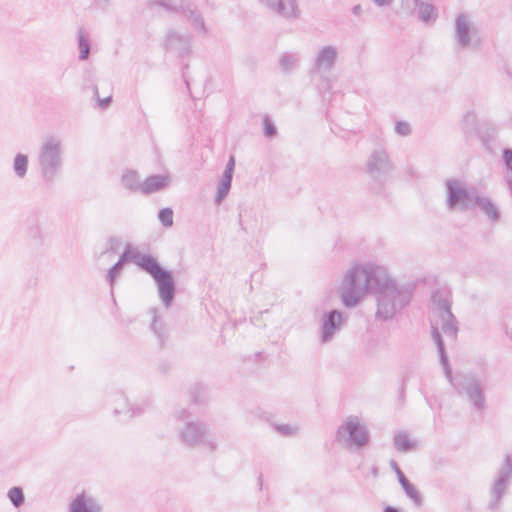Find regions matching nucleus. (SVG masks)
<instances>
[{
  "mask_svg": "<svg viewBox=\"0 0 512 512\" xmlns=\"http://www.w3.org/2000/svg\"><path fill=\"white\" fill-rule=\"evenodd\" d=\"M342 303L347 308L359 304L367 293L376 296V318L392 319L411 301L412 289L390 277L386 268L374 264H356L343 277L339 287Z\"/></svg>",
  "mask_w": 512,
  "mask_h": 512,
  "instance_id": "nucleus-1",
  "label": "nucleus"
},
{
  "mask_svg": "<svg viewBox=\"0 0 512 512\" xmlns=\"http://www.w3.org/2000/svg\"><path fill=\"white\" fill-rule=\"evenodd\" d=\"M128 261H132L153 278L158 288L159 298L168 308L174 300L176 291L171 272L164 269L156 258L139 251H131L130 246L126 247L117 262L124 266Z\"/></svg>",
  "mask_w": 512,
  "mask_h": 512,
  "instance_id": "nucleus-2",
  "label": "nucleus"
},
{
  "mask_svg": "<svg viewBox=\"0 0 512 512\" xmlns=\"http://www.w3.org/2000/svg\"><path fill=\"white\" fill-rule=\"evenodd\" d=\"M445 205L448 211L467 212L474 210V201L478 194L475 187L459 178H448L444 182Z\"/></svg>",
  "mask_w": 512,
  "mask_h": 512,
  "instance_id": "nucleus-3",
  "label": "nucleus"
},
{
  "mask_svg": "<svg viewBox=\"0 0 512 512\" xmlns=\"http://www.w3.org/2000/svg\"><path fill=\"white\" fill-rule=\"evenodd\" d=\"M41 174L47 183L54 181L62 167V144L55 136L44 139L38 155Z\"/></svg>",
  "mask_w": 512,
  "mask_h": 512,
  "instance_id": "nucleus-4",
  "label": "nucleus"
},
{
  "mask_svg": "<svg viewBox=\"0 0 512 512\" xmlns=\"http://www.w3.org/2000/svg\"><path fill=\"white\" fill-rule=\"evenodd\" d=\"M433 310L440 319V326L447 337L455 340L458 333V322L451 312V292L447 288H439L431 295Z\"/></svg>",
  "mask_w": 512,
  "mask_h": 512,
  "instance_id": "nucleus-5",
  "label": "nucleus"
},
{
  "mask_svg": "<svg viewBox=\"0 0 512 512\" xmlns=\"http://www.w3.org/2000/svg\"><path fill=\"white\" fill-rule=\"evenodd\" d=\"M336 439L347 448H361L368 443L369 432L358 417L349 416L339 426Z\"/></svg>",
  "mask_w": 512,
  "mask_h": 512,
  "instance_id": "nucleus-6",
  "label": "nucleus"
},
{
  "mask_svg": "<svg viewBox=\"0 0 512 512\" xmlns=\"http://www.w3.org/2000/svg\"><path fill=\"white\" fill-rule=\"evenodd\" d=\"M458 392V394L466 395L473 406L478 409H484L485 396L480 380L473 374H462L449 382Z\"/></svg>",
  "mask_w": 512,
  "mask_h": 512,
  "instance_id": "nucleus-7",
  "label": "nucleus"
},
{
  "mask_svg": "<svg viewBox=\"0 0 512 512\" xmlns=\"http://www.w3.org/2000/svg\"><path fill=\"white\" fill-rule=\"evenodd\" d=\"M338 57L335 46L327 45L321 47L315 54L313 63L309 70L312 79L318 77L322 80L328 79V74L334 69Z\"/></svg>",
  "mask_w": 512,
  "mask_h": 512,
  "instance_id": "nucleus-8",
  "label": "nucleus"
},
{
  "mask_svg": "<svg viewBox=\"0 0 512 512\" xmlns=\"http://www.w3.org/2000/svg\"><path fill=\"white\" fill-rule=\"evenodd\" d=\"M512 480V458L506 455L501 468L498 471L497 478L494 481L491 494L492 500L489 503V509L495 510L499 506L501 498L506 493L509 482Z\"/></svg>",
  "mask_w": 512,
  "mask_h": 512,
  "instance_id": "nucleus-9",
  "label": "nucleus"
},
{
  "mask_svg": "<svg viewBox=\"0 0 512 512\" xmlns=\"http://www.w3.org/2000/svg\"><path fill=\"white\" fill-rule=\"evenodd\" d=\"M366 168L373 180L383 182L393 169V165L384 149H376L371 153Z\"/></svg>",
  "mask_w": 512,
  "mask_h": 512,
  "instance_id": "nucleus-10",
  "label": "nucleus"
},
{
  "mask_svg": "<svg viewBox=\"0 0 512 512\" xmlns=\"http://www.w3.org/2000/svg\"><path fill=\"white\" fill-rule=\"evenodd\" d=\"M206 427L201 422H187L179 431V437L182 443L188 446H196L200 444L207 445L211 451L216 449V444L212 441H205Z\"/></svg>",
  "mask_w": 512,
  "mask_h": 512,
  "instance_id": "nucleus-11",
  "label": "nucleus"
},
{
  "mask_svg": "<svg viewBox=\"0 0 512 512\" xmlns=\"http://www.w3.org/2000/svg\"><path fill=\"white\" fill-rule=\"evenodd\" d=\"M271 13L285 19H297L300 9L297 0H258Z\"/></svg>",
  "mask_w": 512,
  "mask_h": 512,
  "instance_id": "nucleus-12",
  "label": "nucleus"
},
{
  "mask_svg": "<svg viewBox=\"0 0 512 512\" xmlns=\"http://www.w3.org/2000/svg\"><path fill=\"white\" fill-rule=\"evenodd\" d=\"M343 323V315L338 310H331L324 314L321 324V340L329 342L335 332L340 329Z\"/></svg>",
  "mask_w": 512,
  "mask_h": 512,
  "instance_id": "nucleus-13",
  "label": "nucleus"
},
{
  "mask_svg": "<svg viewBox=\"0 0 512 512\" xmlns=\"http://www.w3.org/2000/svg\"><path fill=\"white\" fill-rule=\"evenodd\" d=\"M165 47L178 56L184 57L190 51V37L187 34H180L171 30L166 35Z\"/></svg>",
  "mask_w": 512,
  "mask_h": 512,
  "instance_id": "nucleus-14",
  "label": "nucleus"
},
{
  "mask_svg": "<svg viewBox=\"0 0 512 512\" xmlns=\"http://www.w3.org/2000/svg\"><path fill=\"white\" fill-rule=\"evenodd\" d=\"M455 37L461 48H466L471 42V25L465 14H460L455 23Z\"/></svg>",
  "mask_w": 512,
  "mask_h": 512,
  "instance_id": "nucleus-15",
  "label": "nucleus"
},
{
  "mask_svg": "<svg viewBox=\"0 0 512 512\" xmlns=\"http://www.w3.org/2000/svg\"><path fill=\"white\" fill-rule=\"evenodd\" d=\"M170 182L168 175H151L141 183L140 191L145 195L152 194L167 188Z\"/></svg>",
  "mask_w": 512,
  "mask_h": 512,
  "instance_id": "nucleus-16",
  "label": "nucleus"
},
{
  "mask_svg": "<svg viewBox=\"0 0 512 512\" xmlns=\"http://www.w3.org/2000/svg\"><path fill=\"white\" fill-rule=\"evenodd\" d=\"M181 12L188 18L191 22L192 26L196 30H200L202 33H206V27L204 24V20L202 18L201 13L197 9L196 4H192L190 2L182 1L180 4Z\"/></svg>",
  "mask_w": 512,
  "mask_h": 512,
  "instance_id": "nucleus-17",
  "label": "nucleus"
},
{
  "mask_svg": "<svg viewBox=\"0 0 512 512\" xmlns=\"http://www.w3.org/2000/svg\"><path fill=\"white\" fill-rule=\"evenodd\" d=\"M432 337L437 346V350L440 356V362L443 366L445 376L449 382H452V370L449 365L448 357L445 351L444 341L437 327L432 325Z\"/></svg>",
  "mask_w": 512,
  "mask_h": 512,
  "instance_id": "nucleus-18",
  "label": "nucleus"
},
{
  "mask_svg": "<svg viewBox=\"0 0 512 512\" xmlns=\"http://www.w3.org/2000/svg\"><path fill=\"white\" fill-rule=\"evenodd\" d=\"M476 207H479L480 210L492 221H497L500 218L498 208L489 197L482 196L478 193L474 201V209Z\"/></svg>",
  "mask_w": 512,
  "mask_h": 512,
  "instance_id": "nucleus-19",
  "label": "nucleus"
},
{
  "mask_svg": "<svg viewBox=\"0 0 512 512\" xmlns=\"http://www.w3.org/2000/svg\"><path fill=\"white\" fill-rule=\"evenodd\" d=\"M394 445L400 452H409L415 448L416 443L410 439L406 432L400 431L394 436Z\"/></svg>",
  "mask_w": 512,
  "mask_h": 512,
  "instance_id": "nucleus-20",
  "label": "nucleus"
},
{
  "mask_svg": "<svg viewBox=\"0 0 512 512\" xmlns=\"http://www.w3.org/2000/svg\"><path fill=\"white\" fill-rule=\"evenodd\" d=\"M123 186L130 191H140L141 183L139 182V176L134 170H127L123 173L121 178Z\"/></svg>",
  "mask_w": 512,
  "mask_h": 512,
  "instance_id": "nucleus-21",
  "label": "nucleus"
},
{
  "mask_svg": "<svg viewBox=\"0 0 512 512\" xmlns=\"http://www.w3.org/2000/svg\"><path fill=\"white\" fill-rule=\"evenodd\" d=\"M232 176L222 174V177L218 183L217 192L215 195V202L220 204L227 196L232 183Z\"/></svg>",
  "mask_w": 512,
  "mask_h": 512,
  "instance_id": "nucleus-22",
  "label": "nucleus"
},
{
  "mask_svg": "<svg viewBox=\"0 0 512 512\" xmlns=\"http://www.w3.org/2000/svg\"><path fill=\"white\" fill-rule=\"evenodd\" d=\"M298 61L299 57L297 54L284 53L279 60V65L283 72L289 73L296 67Z\"/></svg>",
  "mask_w": 512,
  "mask_h": 512,
  "instance_id": "nucleus-23",
  "label": "nucleus"
},
{
  "mask_svg": "<svg viewBox=\"0 0 512 512\" xmlns=\"http://www.w3.org/2000/svg\"><path fill=\"white\" fill-rule=\"evenodd\" d=\"M28 169V157L17 154L14 158L13 170L18 178H24Z\"/></svg>",
  "mask_w": 512,
  "mask_h": 512,
  "instance_id": "nucleus-24",
  "label": "nucleus"
},
{
  "mask_svg": "<svg viewBox=\"0 0 512 512\" xmlns=\"http://www.w3.org/2000/svg\"><path fill=\"white\" fill-rule=\"evenodd\" d=\"M417 9L419 10V18L423 22L435 20L437 17L435 7L432 4L421 2Z\"/></svg>",
  "mask_w": 512,
  "mask_h": 512,
  "instance_id": "nucleus-25",
  "label": "nucleus"
},
{
  "mask_svg": "<svg viewBox=\"0 0 512 512\" xmlns=\"http://www.w3.org/2000/svg\"><path fill=\"white\" fill-rule=\"evenodd\" d=\"M7 497L15 508L21 507L25 502V495L21 487L15 486L10 488Z\"/></svg>",
  "mask_w": 512,
  "mask_h": 512,
  "instance_id": "nucleus-26",
  "label": "nucleus"
},
{
  "mask_svg": "<svg viewBox=\"0 0 512 512\" xmlns=\"http://www.w3.org/2000/svg\"><path fill=\"white\" fill-rule=\"evenodd\" d=\"M78 46H79V59L86 60L90 53V44L88 36L84 33L83 30H79L78 32Z\"/></svg>",
  "mask_w": 512,
  "mask_h": 512,
  "instance_id": "nucleus-27",
  "label": "nucleus"
},
{
  "mask_svg": "<svg viewBox=\"0 0 512 512\" xmlns=\"http://www.w3.org/2000/svg\"><path fill=\"white\" fill-rule=\"evenodd\" d=\"M405 494L414 502L417 507L422 506L423 498L416 487L408 481L406 484L401 486Z\"/></svg>",
  "mask_w": 512,
  "mask_h": 512,
  "instance_id": "nucleus-28",
  "label": "nucleus"
},
{
  "mask_svg": "<svg viewBox=\"0 0 512 512\" xmlns=\"http://www.w3.org/2000/svg\"><path fill=\"white\" fill-rule=\"evenodd\" d=\"M158 219L165 227L173 225V210L171 208H162L158 213Z\"/></svg>",
  "mask_w": 512,
  "mask_h": 512,
  "instance_id": "nucleus-29",
  "label": "nucleus"
},
{
  "mask_svg": "<svg viewBox=\"0 0 512 512\" xmlns=\"http://www.w3.org/2000/svg\"><path fill=\"white\" fill-rule=\"evenodd\" d=\"M119 400H121L122 406L121 407L116 406L114 408V413L116 415H120L122 413H127V414H129V417H134L135 415H138L141 413V410L139 408H137V411H135L133 408H129L127 401L124 397H120Z\"/></svg>",
  "mask_w": 512,
  "mask_h": 512,
  "instance_id": "nucleus-30",
  "label": "nucleus"
},
{
  "mask_svg": "<svg viewBox=\"0 0 512 512\" xmlns=\"http://www.w3.org/2000/svg\"><path fill=\"white\" fill-rule=\"evenodd\" d=\"M71 512H91L83 496H78L71 504Z\"/></svg>",
  "mask_w": 512,
  "mask_h": 512,
  "instance_id": "nucleus-31",
  "label": "nucleus"
},
{
  "mask_svg": "<svg viewBox=\"0 0 512 512\" xmlns=\"http://www.w3.org/2000/svg\"><path fill=\"white\" fill-rule=\"evenodd\" d=\"M123 265L119 262H116L107 272L106 278L109 281L111 287H113L116 278L121 274L123 270Z\"/></svg>",
  "mask_w": 512,
  "mask_h": 512,
  "instance_id": "nucleus-32",
  "label": "nucleus"
},
{
  "mask_svg": "<svg viewBox=\"0 0 512 512\" xmlns=\"http://www.w3.org/2000/svg\"><path fill=\"white\" fill-rule=\"evenodd\" d=\"M263 125H264V135L266 137H274L277 133L276 127L271 121L270 117L266 115L263 119Z\"/></svg>",
  "mask_w": 512,
  "mask_h": 512,
  "instance_id": "nucleus-33",
  "label": "nucleus"
},
{
  "mask_svg": "<svg viewBox=\"0 0 512 512\" xmlns=\"http://www.w3.org/2000/svg\"><path fill=\"white\" fill-rule=\"evenodd\" d=\"M395 132L401 136H408L411 133L410 124L404 121H397L395 124Z\"/></svg>",
  "mask_w": 512,
  "mask_h": 512,
  "instance_id": "nucleus-34",
  "label": "nucleus"
},
{
  "mask_svg": "<svg viewBox=\"0 0 512 512\" xmlns=\"http://www.w3.org/2000/svg\"><path fill=\"white\" fill-rule=\"evenodd\" d=\"M276 430L284 436L294 435L297 432V428L286 424L277 425Z\"/></svg>",
  "mask_w": 512,
  "mask_h": 512,
  "instance_id": "nucleus-35",
  "label": "nucleus"
},
{
  "mask_svg": "<svg viewBox=\"0 0 512 512\" xmlns=\"http://www.w3.org/2000/svg\"><path fill=\"white\" fill-rule=\"evenodd\" d=\"M93 91H94V95L98 101L99 107L101 109H106L110 105V103L112 101V97L108 96L104 99H100L97 86H94Z\"/></svg>",
  "mask_w": 512,
  "mask_h": 512,
  "instance_id": "nucleus-36",
  "label": "nucleus"
},
{
  "mask_svg": "<svg viewBox=\"0 0 512 512\" xmlns=\"http://www.w3.org/2000/svg\"><path fill=\"white\" fill-rule=\"evenodd\" d=\"M421 3L420 0H402V7L409 11H414L417 6Z\"/></svg>",
  "mask_w": 512,
  "mask_h": 512,
  "instance_id": "nucleus-37",
  "label": "nucleus"
},
{
  "mask_svg": "<svg viewBox=\"0 0 512 512\" xmlns=\"http://www.w3.org/2000/svg\"><path fill=\"white\" fill-rule=\"evenodd\" d=\"M503 158L508 170L512 172V149H504L503 150Z\"/></svg>",
  "mask_w": 512,
  "mask_h": 512,
  "instance_id": "nucleus-38",
  "label": "nucleus"
},
{
  "mask_svg": "<svg viewBox=\"0 0 512 512\" xmlns=\"http://www.w3.org/2000/svg\"><path fill=\"white\" fill-rule=\"evenodd\" d=\"M234 169H235V158H234V156H230L223 174L233 177Z\"/></svg>",
  "mask_w": 512,
  "mask_h": 512,
  "instance_id": "nucleus-39",
  "label": "nucleus"
},
{
  "mask_svg": "<svg viewBox=\"0 0 512 512\" xmlns=\"http://www.w3.org/2000/svg\"><path fill=\"white\" fill-rule=\"evenodd\" d=\"M397 477H398V481L400 483V485H404L406 484L409 480L406 478V476L403 474V472L401 471L400 468H397L396 471H395Z\"/></svg>",
  "mask_w": 512,
  "mask_h": 512,
  "instance_id": "nucleus-40",
  "label": "nucleus"
},
{
  "mask_svg": "<svg viewBox=\"0 0 512 512\" xmlns=\"http://www.w3.org/2000/svg\"><path fill=\"white\" fill-rule=\"evenodd\" d=\"M108 245H109V247L107 248V250L114 251L119 245V240L117 238L111 237L108 240Z\"/></svg>",
  "mask_w": 512,
  "mask_h": 512,
  "instance_id": "nucleus-41",
  "label": "nucleus"
},
{
  "mask_svg": "<svg viewBox=\"0 0 512 512\" xmlns=\"http://www.w3.org/2000/svg\"><path fill=\"white\" fill-rule=\"evenodd\" d=\"M175 417L178 420H187L189 418V413L185 409H182L176 413Z\"/></svg>",
  "mask_w": 512,
  "mask_h": 512,
  "instance_id": "nucleus-42",
  "label": "nucleus"
},
{
  "mask_svg": "<svg viewBox=\"0 0 512 512\" xmlns=\"http://www.w3.org/2000/svg\"><path fill=\"white\" fill-rule=\"evenodd\" d=\"M151 328L153 329V331L155 332V334L158 335V337L160 338L161 340V343L163 342L162 340V334L159 332L158 328H157V317L154 316V319H153V323L151 325Z\"/></svg>",
  "mask_w": 512,
  "mask_h": 512,
  "instance_id": "nucleus-43",
  "label": "nucleus"
},
{
  "mask_svg": "<svg viewBox=\"0 0 512 512\" xmlns=\"http://www.w3.org/2000/svg\"><path fill=\"white\" fill-rule=\"evenodd\" d=\"M373 2L380 7L388 4V0H373Z\"/></svg>",
  "mask_w": 512,
  "mask_h": 512,
  "instance_id": "nucleus-44",
  "label": "nucleus"
},
{
  "mask_svg": "<svg viewBox=\"0 0 512 512\" xmlns=\"http://www.w3.org/2000/svg\"><path fill=\"white\" fill-rule=\"evenodd\" d=\"M352 11H353V13H354L355 15H359V14L361 13V11H362V8H361V6H360V5H355V6L353 7V10H352Z\"/></svg>",
  "mask_w": 512,
  "mask_h": 512,
  "instance_id": "nucleus-45",
  "label": "nucleus"
},
{
  "mask_svg": "<svg viewBox=\"0 0 512 512\" xmlns=\"http://www.w3.org/2000/svg\"><path fill=\"white\" fill-rule=\"evenodd\" d=\"M384 512H400L397 508L395 507H392V506H387L385 509H384Z\"/></svg>",
  "mask_w": 512,
  "mask_h": 512,
  "instance_id": "nucleus-46",
  "label": "nucleus"
},
{
  "mask_svg": "<svg viewBox=\"0 0 512 512\" xmlns=\"http://www.w3.org/2000/svg\"><path fill=\"white\" fill-rule=\"evenodd\" d=\"M390 466L392 467V469H393L394 471H396V469H397V468H399L398 464H397V463H396V461H394V460H391V461H390Z\"/></svg>",
  "mask_w": 512,
  "mask_h": 512,
  "instance_id": "nucleus-47",
  "label": "nucleus"
},
{
  "mask_svg": "<svg viewBox=\"0 0 512 512\" xmlns=\"http://www.w3.org/2000/svg\"><path fill=\"white\" fill-rule=\"evenodd\" d=\"M161 5H162L163 7H165L167 10H173V11H176V9H175V8L170 7L167 3H161Z\"/></svg>",
  "mask_w": 512,
  "mask_h": 512,
  "instance_id": "nucleus-48",
  "label": "nucleus"
},
{
  "mask_svg": "<svg viewBox=\"0 0 512 512\" xmlns=\"http://www.w3.org/2000/svg\"><path fill=\"white\" fill-rule=\"evenodd\" d=\"M199 5H209V0H197Z\"/></svg>",
  "mask_w": 512,
  "mask_h": 512,
  "instance_id": "nucleus-49",
  "label": "nucleus"
},
{
  "mask_svg": "<svg viewBox=\"0 0 512 512\" xmlns=\"http://www.w3.org/2000/svg\"><path fill=\"white\" fill-rule=\"evenodd\" d=\"M98 4H106L109 0H95Z\"/></svg>",
  "mask_w": 512,
  "mask_h": 512,
  "instance_id": "nucleus-50",
  "label": "nucleus"
},
{
  "mask_svg": "<svg viewBox=\"0 0 512 512\" xmlns=\"http://www.w3.org/2000/svg\"><path fill=\"white\" fill-rule=\"evenodd\" d=\"M406 381H407V377H406V376H404V377H403L402 390H404V387H405V383H406Z\"/></svg>",
  "mask_w": 512,
  "mask_h": 512,
  "instance_id": "nucleus-51",
  "label": "nucleus"
},
{
  "mask_svg": "<svg viewBox=\"0 0 512 512\" xmlns=\"http://www.w3.org/2000/svg\"><path fill=\"white\" fill-rule=\"evenodd\" d=\"M372 473H373V475H374V476H377L378 470H377V468H376V467H374V468L372 469Z\"/></svg>",
  "mask_w": 512,
  "mask_h": 512,
  "instance_id": "nucleus-52",
  "label": "nucleus"
},
{
  "mask_svg": "<svg viewBox=\"0 0 512 512\" xmlns=\"http://www.w3.org/2000/svg\"><path fill=\"white\" fill-rule=\"evenodd\" d=\"M508 185H509L510 190L512 191V179L508 180Z\"/></svg>",
  "mask_w": 512,
  "mask_h": 512,
  "instance_id": "nucleus-53",
  "label": "nucleus"
},
{
  "mask_svg": "<svg viewBox=\"0 0 512 512\" xmlns=\"http://www.w3.org/2000/svg\"><path fill=\"white\" fill-rule=\"evenodd\" d=\"M507 335H508V336H509V338L512 340V331L507 332Z\"/></svg>",
  "mask_w": 512,
  "mask_h": 512,
  "instance_id": "nucleus-54",
  "label": "nucleus"
}]
</instances>
